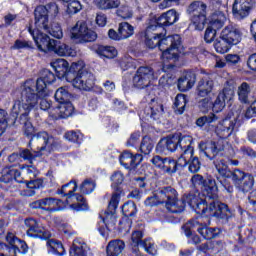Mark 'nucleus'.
Segmentation results:
<instances>
[{
    "label": "nucleus",
    "mask_w": 256,
    "mask_h": 256,
    "mask_svg": "<svg viewBox=\"0 0 256 256\" xmlns=\"http://www.w3.org/2000/svg\"><path fill=\"white\" fill-rule=\"evenodd\" d=\"M203 191L206 192V199L212 200L209 202L210 215H214L218 219H229L231 210L226 204L217 201V182L213 179L204 180Z\"/></svg>",
    "instance_id": "obj_6"
},
{
    "label": "nucleus",
    "mask_w": 256,
    "mask_h": 256,
    "mask_svg": "<svg viewBox=\"0 0 256 256\" xmlns=\"http://www.w3.org/2000/svg\"><path fill=\"white\" fill-rule=\"evenodd\" d=\"M81 9H83L81 2L77 0H70L68 2L67 13H69V15H75L76 13H79Z\"/></svg>",
    "instance_id": "obj_56"
},
{
    "label": "nucleus",
    "mask_w": 256,
    "mask_h": 256,
    "mask_svg": "<svg viewBox=\"0 0 256 256\" xmlns=\"http://www.w3.org/2000/svg\"><path fill=\"white\" fill-rule=\"evenodd\" d=\"M26 187L27 188L23 190L20 195L23 197H33V195H35V189H41V187H43V180H31L26 184Z\"/></svg>",
    "instance_id": "obj_40"
},
{
    "label": "nucleus",
    "mask_w": 256,
    "mask_h": 256,
    "mask_svg": "<svg viewBox=\"0 0 256 256\" xmlns=\"http://www.w3.org/2000/svg\"><path fill=\"white\" fill-rule=\"evenodd\" d=\"M214 165L217 173H219L221 177L224 179H229L231 177L233 179V172L229 171V168L227 167V164L223 158L217 159L214 162Z\"/></svg>",
    "instance_id": "obj_42"
},
{
    "label": "nucleus",
    "mask_w": 256,
    "mask_h": 256,
    "mask_svg": "<svg viewBox=\"0 0 256 256\" xmlns=\"http://www.w3.org/2000/svg\"><path fill=\"white\" fill-rule=\"evenodd\" d=\"M121 5L120 0H99L97 2V7L99 9L107 10V9H117Z\"/></svg>",
    "instance_id": "obj_49"
},
{
    "label": "nucleus",
    "mask_w": 256,
    "mask_h": 256,
    "mask_svg": "<svg viewBox=\"0 0 256 256\" xmlns=\"http://www.w3.org/2000/svg\"><path fill=\"white\" fill-rule=\"evenodd\" d=\"M80 191L83 193V195H90V193H93L95 191V182L90 179L84 180V182L80 186Z\"/></svg>",
    "instance_id": "obj_53"
},
{
    "label": "nucleus",
    "mask_w": 256,
    "mask_h": 256,
    "mask_svg": "<svg viewBox=\"0 0 256 256\" xmlns=\"http://www.w3.org/2000/svg\"><path fill=\"white\" fill-rule=\"evenodd\" d=\"M49 15L51 17L59 15V6L55 2L36 7L34 11L35 25L45 26V23L49 21Z\"/></svg>",
    "instance_id": "obj_14"
},
{
    "label": "nucleus",
    "mask_w": 256,
    "mask_h": 256,
    "mask_svg": "<svg viewBox=\"0 0 256 256\" xmlns=\"http://www.w3.org/2000/svg\"><path fill=\"white\" fill-rule=\"evenodd\" d=\"M215 35H217V30L213 29L211 26H208L204 34L206 43H212V41L215 39Z\"/></svg>",
    "instance_id": "obj_62"
},
{
    "label": "nucleus",
    "mask_w": 256,
    "mask_h": 256,
    "mask_svg": "<svg viewBox=\"0 0 256 256\" xmlns=\"http://www.w3.org/2000/svg\"><path fill=\"white\" fill-rule=\"evenodd\" d=\"M210 224L209 218L199 216L198 218L192 219L187 222L183 227L185 235H191V229H196L204 237V239L211 240L215 239L219 232L215 228H209L207 225Z\"/></svg>",
    "instance_id": "obj_12"
},
{
    "label": "nucleus",
    "mask_w": 256,
    "mask_h": 256,
    "mask_svg": "<svg viewBox=\"0 0 256 256\" xmlns=\"http://www.w3.org/2000/svg\"><path fill=\"white\" fill-rule=\"evenodd\" d=\"M67 81L80 91H91L95 87V75L87 70L83 61L71 64L67 73Z\"/></svg>",
    "instance_id": "obj_3"
},
{
    "label": "nucleus",
    "mask_w": 256,
    "mask_h": 256,
    "mask_svg": "<svg viewBox=\"0 0 256 256\" xmlns=\"http://www.w3.org/2000/svg\"><path fill=\"white\" fill-rule=\"evenodd\" d=\"M77 191V181L71 180L58 190L59 195L66 197L65 205H69L73 211H87L89 206L85 202V198L81 194H74Z\"/></svg>",
    "instance_id": "obj_9"
},
{
    "label": "nucleus",
    "mask_w": 256,
    "mask_h": 256,
    "mask_svg": "<svg viewBox=\"0 0 256 256\" xmlns=\"http://www.w3.org/2000/svg\"><path fill=\"white\" fill-rule=\"evenodd\" d=\"M193 155L185 154V152H182L181 156L176 160L177 167H187L189 163V159H191Z\"/></svg>",
    "instance_id": "obj_63"
},
{
    "label": "nucleus",
    "mask_w": 256,
    "mask_h": 256,
    "mask_svg": "<svg viewBox=\"0 0 256 256\" xmlns=\"http://www.w3.org/2000/svg\"><path fill=\"white\" fill-rule=\"evenodd\" d=\"M187 105V98L184 94H178L174 101L175 113L178 115H183L185 107Z\"/></svg>",
    "instance_id": "obj_46"
},
{
    "label": "nucleus",
    "mask_w": 256,
    "mask_h": 256,
    "mask_svg": "<svg viewBox=\"0 0 256 256\" xmlns=\"http://www.w3.org/2000/svg\"><path fill=\"white\" fill-rule=\"evenodd\" d=\"M220 35L222 39H225L228 43L238 45V43H241L243 32H241V29H239L237 25L229 24L221 31Z\"/></svg>",
    "instance_id": "obj_23"
},
{
    "label": "nucleus",
    "mask_w": 256,
    "mask_h": 256,
    "mask_svg": "<svg viewBox=\"0 0 256 256\" xmlns=\"http://www.w3.org/2000/svg\"><path fill=\"white\" fill-rule=\"evenodd\" d=\"M70 37L79 43H91L97 40V33L89 29L85 22H77L70 29Z\"/></svg>",
    "instance_id": "obj_13"
},
{
    "label": "nucleus",
    "mask_w": 256,
    "mask_h": 256,
    "mask_svg": "<svg viewBox=\"0 0 256 256\" xmlns=\"http://www.w3.org/2000/svg\"><path fill=\"white\" fill-rule=\"evenodd\" d=\"M177 197V190L171 186L163 187L156 195L148 197L144 205L146 207H157V205H161V203H165L166 209L173 213V211H177L175 209V201Z\"/></svg>",
    "instance_id": "obj_10"
},
{
    "label": "nucleus",
    "mask_w": 256,
    "mask_h": 256,
    "mask_svg": "<svg viewBox=\"0 0 256 256\" xmlns=\"http://www.w3.org/2000/svg\"><path fill=\"white\" fill-rule=\"evenodd\" d=\"M237 124V120L226 118L219 123L216 128V134L220 139H227L231 137L233 131H235V125Z\"/></svg>",
    "instance_id": "obj_26"
},
{
    "label": "nucleus",
    "mask_w": 256,
    "mask_h": 256,
    "mask_svg": "<svg viewBox=\"0 0 256 256\" xmlns=\"http://www.w3.org/2000/svg\"><path fill=\"white\" fill-rule=\"evenodd\" d=\"M73 104L70 102H60L56 108L53 110H50V115L52 116V119H67V117H71L73 115Z\"/></svg>",
    "instance_id": "obj_27"
},
{
    "label": "nucleus",
    "mask_w": 256,
    "mask_h": 256,
    "mask_svg": "<svg viewBox=\"0 0 256 256\" xmlns=\"http://www.w3.org/2000/svg\"><path fill=\"white\" fill-rule=\"evenodd\" d=\"M82 134L75 131H69L65 134V139L71 143H81Z\"/></svg>",
    "instance_id": "obj_59"
},
{
    "label": "nucleus",
    "mask_w": 256,
    "mask_h": 256,
    "mask_svg": "<svg viewBox=\"0 0 256 256\" xmlns=\"http://www.w3.org/2000/svg\"><path fill=\"white\" fill-rule=\"evenodd\" d=\"M26 233L28 237H33L34 239H49L51 236L49 232L45 230V226L43 224L33 218H27L25 220Z\"/></svg>",
    "instance_id": "obj_17"
},
{
    "label": "nucleus",
    "mask_w": 256,
    "mask_h": 256,
    "mask_svg": "<svg viewBox=\"0 0 256 256\" xmlns=\"http://www.w3.org/2000/svg\"><path fill=\"white\" fill-rule=\"evenodd\" d=\"M237 95L240 103H249L251 95V84L243 82L238 86Z\"/></svg>",
    "instance_id": "obj_39"
},
{
    "label": "nucleus",
    "mask_w": 256,
    "mask_h": 256,
    "mask_svg": "<svg viewBox=\"0 0 256 256\" xmlns=\"http://www.w3.org/2000/svg\"><path fill=\"white\" fill-rule=\"evenodd\" d=\"M219 117L215 114H209L207 116H202L196 120V125L198 127H204V125H211L212 123H217Z\"/></svg>",
    "instance_id": "obj_50"
},
{
    "label": "nucleus",
    "mask_w": 256,
    "mask_h": 256,
    "mask_svg": "<svg viewBox=\"0 0 256 256\" xmlns=\"http://www.w3.org/2000/svg\"><path fill=\"white\" fill-rule=\"evenodd\" d=\"M195 81H197L195 73L187 72L184 76L179 78L178 89L180 91H189V89H191L193 85H195Z\"/></svg>",
    "instance_id": "obj_33"
},
{
    "label": "nucleus",
    "mask_w": 256,
    "mask_h": 256,
    "mask_svg": "<svg viewBox=\"0 0 256 256\" xmlns=\"http://www.w3.org/2000/svg\"><path fill=\"white\" fill-rule=\"evenodd\" d=\"M125 249L123 240H112L106 247V256H119Z\"/></svg>",
    "instance_id": "obj_35"
},
{
    "label": "nucleus",
    "mask_w": 256,
    "mask_h": 256,
    "mask_svg": "<svg viewBox=\"0 0 256 256\" xmlns=\"http://www.w3.org/2000/svg\"><path fill=\"white\" fill-rule=\"evenodd\" d=\"M117 15L122 19H131V17H133V9L128 5H121L117 10Z\"/></svg>",
    "instance_id": "obj_55"
},
{
    "label": "nucleus",
    "mask_w": 256,
    "mask_h": 256,
    "mask_svg": "<svg viewBox=\"0 0 256 256\" xmlns=\"http://www.w3.org/2000/svg\"><path fill=\"white\" fill-rule=\"evenodd\" d=\"M232 181L235 187L242 193H249L255 185V178L249 173H245L239 169L233 171Z\"/></svg>",
    "instance_id": "obj_15"
},
{
    "label": "nucleus",
    "mask_w": 256,
    "mask_h": 256,
    "mask_svg": "<svg viewBox=\"0 0 256 256\" xmlns=\"http://www.w3.org/2000/svg\"><path fill=\"white\" fill-rule=\"evenodd\" d=\"M16 250L12 245L8 246L5 243H0V256H15Z\"/></svg>",
    "instance_id": "obj_57"
},
{
    "label": "nucleus",
    "mask_w": 256,
    "mask_h": 256,
    "mask_svg": "<svg viewBox=\"0 0 256 256\" xmlns=\"http://www.w3.org/2000/svg\"><path fill=\"white\" fill-rule=\"evenodd\" d=\"M155 78V71L149 66H141L138 68L134 78V87L138 89H144V87H149V84Z\"/></svg>",
    "instance_id": "obj_16"
},
{
    "label": "nucleus",
    "mask_w": 256,
    "mask_h": 256,
    "mask_svg": "<svg viewBox=\"0 0 256 256\" xmlns=\"http://www.w3.org/2000/svg\"><path fill=\"white\" fill-rule=\"evenodd\" d=\"M118 33L120 34V38L129 39V37L133 36L135 33L133 26L127 22H122L119 24Z\"/></svg>",
    "instance_id": "obj_45"
},
{
    "label": "nucleus",
    "mask_w": 256,
    "mask_h": 256,
    "mask_svg": "<svg viewBox=\"0 0 256 256\" xmlns=\"http://www.w3.org/2000/svg\"><path fill=\"white\" fill-rule=\"evenodd\" d=\"M201 170V161H199L198 157H191L188 160V171L190 173H199Z\"/></svg>",
    "instance_id": "obj_54"
},
{
    "label": "nucleus",
    "mask_w": 256,
    "mask_h": 256,
    "mask_svg": "<svg viewBox=\"0 0 256 256\" xmlns=\"http://www.w3.org/2000/svg\"><path fill=\"white\" fill-rule=\"evenodd\" d=\"M199 97H207L211 91H213V80L210 78H202L197 86Z\"/></svg>",
    "instance_id": "obj_37"
},
{
    "label": "nucleus",
    "mask_w": 256,
    "mask_h": 256,
    "mask_svg": "<svg viewBox=\"0 0 256 256\" xmlns=\"http://www.w3.org/2000/svg\"><path fill=\"white\" fill-rule=\"evenodd\" d=\"M32 141H35L37 145L41 146H37V149L31 148L32 152L27 148L19 152V157L24 159V161H29V163H33L36 157H41V151H45L46 149V151L51 152L60 144L59 139L49 136L47 132H39L37 136H33Z\"/></svg>",
    "instance_id": "obj_5"
},
{
    "label": "nucleus",
    "mask_w": 256,
    "mask_h": 256,
    "mask_svg": "<svg viewBox=\"0 0 256 256\" xmlns=\"http://www.w3.org/2000/svg\"><path fill=\"white\" fill-rule=\"evenodd\" d=\"M36 30H32V33H34L35 37H39V35H44L43 32H41V29L45 31V33H49L52 37H55V39H63V29H61V25L59 23H52L49 25V21L44 23V26L42 25H35Z\"/></svg>",
    "instance_id": "obj_21"
},
{
    "label": "nucleus",
    "mask_w": 256,
    "mask_h": 256,
    "mask_svg": "<svg viewBox=\"0 0 256 256\" xmlns=\"http://www.w3.org/2000/svg\"><path fill=\"white\" fill-rule=\"evenodd\" d=\"M177 197H179V194L176 191V198L174 201H172V205H174V209L176 211H172V213H183L185 211V207L187 203L190 205L192 209L198 214V215H206V217H215V215H211V211H209V207L205 205V201L199 197L197 194H188L184 195L181 200H179Z\"/></svg>",
    "instance_id": "obj_7"
},
{
    "label": "nucleus",
    "mask_w": 256,
    "mask_h": 256,
    "mask_svg": "<svg viewBox=\"0 0 256 256\" xmlns=\"http://www.w3.org/2000/svg\"><path fill=\"white\" fill-rule=\"evenodd\" d=\"M226 23H227V14L221 11H216L210 17L209 26L212 29L219 31L220 29H223V27H225Z\"/></svg>",
    "instance_id": "obj_30"
},
{
    "label": "nucleus",
    "mask_w": 256,
    "mask_h": 256,
    "mask_svg": "<svg viewBox=\"0 0 256 256\" xmlns=\"http://www.w3.org/2000/svg\"><path fill=\"white\" fill-rule=\"evenodd\" d=\"M56 79L55 74L51 70H44L36 81L29 79L19 89H23L24 99H30L32 103H35L36 98L33 95V91H38L40 97H49V88H47V85L55 83Z\"/></svg>",
    "instance_id": "obj_2"
},
{
    "label": "nucleus",
    "mask_w": 256,
    "mask_h": 256,
    "mask_svg": "<svg viewBox=\"0 0 256 256\" xmlns=\"http://www.w3.org/2000/svg\"><path fill=\"white\" fill-rule=\"evenodd\" d=\"M142 247L145 249L146 253H149V255H157V248L151 240H144Z\"/></svg>",
    "instance_id": "obj_60"
},
{
    "label": "nucleus",
    "mask_w": 256,
    "mask_h": 256,
    "mask_svg": "<svg viewBox=\"0 0 256 256\" xmlns=\"http://www.w3.org/2000/svg\"><path fill=\"white\" fill-rule=\"evenodd\" d=\"M178 139V147L181 148V151L185 153V155H193V146H191V143H193V138L191 136L183 135V134H176Z\"/></svg>",
    "instance_id": "obj_32"
},
{
    "label": "nucleus",
    "mask_w": 256,
    "mask_h": 256,
    "mask_svg": "<svg viewBox=\"0 0 256 256\" xmlns=\"http://www.w3.org/2000/svg\"><path fill=\"white\" fill-rule=\"evenodd\" d=\"M54 97L58 103H67L71 99V94L66 87H60L56 90Z\"/></svg>",
    "instance_id": "obj_47"
},
{
    "label": "nucleus",
    "mask_w": 256,
    "mask_h": 256,
    "mask_svg": "<svg viewBox=\"0 0 256 256\" xmlns=\"http://www.w3.org/2000/svg\"><path fill=\"white\" fill-rule=\"evenodd\" d=\"M157 29H159L157 25L152 24V22H150L149 26L146 28L145 42L149 49H155V47L159 46V33H153V31H157Z\"/></svg>",
    "instance_id": "obj_28"
},
{
    "label": "nucleus",
    "mask_w": 256,
    "mask_h": 256,
    "mask_svg": "<svg viewBox=\"0 0 256 256\" xmlns=\"http://www.w3.org/2000/svg\"><path fill=\"white\" fill-rule=\"evenodd\" d=\"M0 183H13V172L11 168H4L0 176Z\"/></svg>",
    "instance_id": "obj_58"
},
{
    "label": "nucleus",
    "mask_w": 256,
    "mask_h": 256,
    "mask_svg": "<svg viewBox=\"0 0 256 256\" xmlns=\"http://www.w3.org/2000/svg\"><path fill=\"white\" fill-rule=\"evenodd\" d=\"M121 200V194L114 192L108 204V209L104 213L103 223L106 227H113L117 223V207H119V201Z\"/></svg>",
    "instance_id": "obj_18"
},
{
    "label": "nucleus",
    "mask_w": 256,
    "mask_h": 256,
    "mask_svg": "<svg viewBox=\"0 0 256 256\" xmlns=\"http://www.w3.org/2000/svg\"><path fill=\"white\" fill-rule=\"evenodd\" d=\"M32 95L35 97V102L30 100V98L25 99L23 96V89L18 90V98L14 102L12 107L11 116L14 121L20 115V124L23 125L24 134L29 137L35 133V128L33 124L29 121V113H31L32 109H35L37 105H39L40 101V109L42 111H47V109H51V103L47 101L49 96H40L39 91L32 90Z\"/></svg>",
    "instance_id": "obj_1"
},
{
    "label": "nucleus",
    "mask_w": 256,
    "mask_h": 256,
    "mask_svg": "<svg viewBox=\"0 0 256 256\" xmlns=\"http://www.w3.org/2000/svg\"><path fill=\"white\" fill-rule=\"evenodd\" d=\"M187 13L190 15L191 26L196 31H203L207 25V4L202 1H193L187 7Z\"/></svg>",
    "instance_id": "obj_11"
},
{
    "label": "nucleus",
    "mask_w": 256,
    "mask_h": 256,
    "mask_svg": "<svg viewBox=\"0 0 256 256\" xmlns=\"http://www.w3.org/2000/svg\"><path fill=\"white\" fill-rule=\"evenodd\" d=\"M253 7V0H235L232 6V13L236 19H245Z\"/></svg>",
    "instance_id": "obj_22"
},
{
    "label": "nucleus",
    "mask_w": 256,
    "mask_h": 256,
    "mask_svg": "<svg viewBox=\"0 0 256 256\" xmlns=\"http://www.w3.org/2000/svg\"><path fill=\"white\" fill-rule=\"evenodd\" d=\"M120 164L125 169H135L139 165V161H137V156H134L131 152H123L120 155Z\"/></svg>",
    "instance_id": "obj_36"
},
{
    "label": "nucleus",
    "mask_w": 256,
    "mask_h": 256,
    "mask_svg": "<svg viewBox=\"0 0 256 256\" xmlns=\"http://www.w3.org/2000/svg\"><path fill=\"white\" fill-rule=\"evenodd\" d=\"M158 37V47L160 51H162L163 63L177 61V59H179V49L181 48V36L179 34H174L163 38V34L158 33Z\"/></svg>",
    "instance_id": "obj_8"
},
{
    "label": "nucleus",
    "mask_w": 256,
    "mask_h": 256,
    "mask_svg": "<svg viewBox=\"0 0 256 256\" xmlns=\"http://www.w3.org/2000/svg\"><path fill=\"white\" fill-rule=\"evenodd\" d=\"M51 67H53L54 71H56L58 77H66L69 73V62L63 58L56 59L51 62Z\"/></svg>",
    "instance_id": "obj_34"
},
{
    "label": "nucleus",
    "mask_w": 256,
    "mask_h": 256,
    "mask_svg": "<svg viewBox=\"0 0 256 256\" xmlns=\"http://www.w3.org/2000/svg\"><path fill=\"white\" fill-rule=\"evenodd\" d=\"M11 49H33V44L25 40H16Z\"/></svg>",
    "instance_id": "obj_61"
},
{
    "label": "nucleus",
    "mask_w": 256,
    "mask_h": 256,
    "mask_svg": "<svg viewBox=\"0 0 256 256\" xmlns=\"http://www.w3.org/2000/svg\"><path fill=\"white\" fill-rule=\"evenodd\" d=\"M179 21V14L177 10L170 9L166 13H163L158 19L151 22L152 25L157 27H169V25H175Z\"/></svg>",
    "instance_id": "obj_24"
},
{
    "label": "nucleus",
    "mask_w": 256,
    "mask_h": 256,
    "mask_svg": "<svg viewBox=\"0 0 256 256\" xmlns=\"http://www.w3.org/2000/svg\"><path fill=\"white\" fill-rule=\"evenodd\" d=\"M43 209L46 211H51L55 213V211H63V209H67V204L61 200H57L55 198H44L42 199Z\"/></svg>",
    "instance_id": "obj_29"
},
{
    "label": "nucleus",
    "mask_w": 256,
    "mask_h": 256,
    "mask_svg": "<svg viewBox=\"0 0 256 256\" xmlns=\"http://www.w3.org/2000/svg\"><path fill=\"white\" fill-rule=\"evenodd\" d=\"M96 53L101 57H106V59H114V57H117V49L113 46H99L96 49Z\"/></svg>",
    "instance_id": "obj_44"
},
{
    "label": "nucleus",
    "mask_w": 256,
    "mask_h": 256,
    "mask_svg": "<svg viewBox=\"0 0 256 256\" xmlns=\"http://www.w3.org/2000/svg\"><path fill=\"white\" fill-rule=\"evenodd\" d=\"M234 97L235 89L231 85H226L216 97L213 103V111H215L216 113L223 111L227 103H229V101H233Z\"/></svg>",
    "instance_id": "obj_19"
},
{
    "label": "nucleus",
    "mask_w": 256,
    "mask_h": 256,
    "mask_svg": "<svg viewBox=\"0 0 256 256\" xmlns=\"http://www.w3.org/2000/svg\"><path fill=\"white\" fill-rule=\"evenodd\" d=\"M47 245H49L51 249L50 251L51 253H54V255L63 256L65 254V248L63 247V244H61V242L50 240L47 242Z\"/></svg>",
    "instance_id": "obj_51"
},
{
    "label": "nucleus",
    "mask_w": 256,
    "mask_h": 256,
    "mask_svg": "<svg viewBox=\"0 0 256 256\" xmlns=\"http://www.w3.org/2000/svg\"><path fill=\"white\" fill-rule=\"evenodd\" d=\"M178 148L179 140L177 134H174L161 139L156 146V151H158V153H165V151L173 153L174 151H177Z\"/></svg>",
    "instance_id": "obj_25"
},
{
    "label": "nucleus",
    "mask_w": 256,
    "mask_h": 256,
    "mask_svg": "<svg viewBox=\"0 0 256 256\" xmlns=\"http://www.w3.org/2000/svg\"><path fill=\"white\" fill-rule=\"evenodd\" d=\"M30 35H32L39 51L43 53H48V51H53L59 57H75L77 52L71 46L59 42L57 40L51 39L47 34H40L38 37H35V32L31 27L28 28Z\"/></svg>",
    "instance_id": "obj_4"
},
{
    "label": "nucleus",
    "mask_w": 256,
    "mask_h": 256,
    "mask_svg": "<svg viewBox=\"0 0 256 256\" xmlns=\"http://www.w3.org/2000/svg\"><path fill=\"white\" fill-rule=\"evenodd\" d=\"M143 232L141 231H134L132 233V236H131V245L133 248V251H132V255L133 256H142L141 255V252L139 251V249L137 247H139V245L142 247L143 246Z\"/></svg>",
    "instance_id": "obj_41"
},
{
    "label": "nucleus",
    "mask_w": 256,
    "mask_h": 256,
    "mask_svg": "<svg viewBox=\"0 0 256 256\" xmlns=\"http://www.w3.org/2000/svg\"><path fill=\"white\" fill-rule=\"evenodd\" d=\"M232 45H233L232 43H229V41H227L225 38H223L220 34V37L218 39H216V41L214 43V48L217 53H221L223 55V54L227 53L229 51V49H231Z\"/></svg>",
    "instance_id": "obj_43"
},
{
    "label": "nucleus",
    "mask_w": 256,
    "mask_h": 256,
    "mask_svg": "<svg viewBox=\"0 0 256 256\" xmlns=\"http://www.w3.org/2000/svg\"><path fill=\"white\" fill-rule=\"evenodd\" d=\"M150 112H147L148 115H157V113H163V105L155 103V100L152 99V103L149 106Z\"/></svg>",
    "instance_id": "obj_64"
},
{
    "label": "nucleus",
    "mask_w": 256,
    "mask_h": 256,
    "mask_svg": "<svg viewBox=\"0 0 256 256\" xmlns=\"http://www.w3.org/2000/svg\"><path fill=\"white\" fill-rule=\"evenodd\" d=\"M90 254L89 246L85 242L74 241L73 247L70 250V256H89Z\"/></svg>",
    "instance_id": "obj_38"
},
{
    "label": "nucleus",
    "mask_w": 256,
    "mask_h": 256,
    "mask_svg": "<svg viewBox=\"0 0 256 256\" xmlns=\"http://www.w3.org/2000/svg\"><path fill=\"white\" fill-rule=\"evenodd\" d=\"M199 149L208 159H214L221 151L225 150V145L223 144V140L217 142H200Z\"/></svg>",
    "instance_id": "obj_20"
},
{
    "label": "nucleus",
    "mask_w": 256,
    "mask_h": 256,
    "mask_svg": "<svg viewBox=\"0 0 256 256\" xmlns=\"http://www.w3.org/2000/svg\"><path fill=\"white\" fill-rule=\"evenodd\" d=\"M6 241L7 243H9V245L14 247L16 255L18 253H22V255H25V253H27V243H25V241L23 240H19V238L15 237V234L9 232L6 236Z\"/></svg>",
    "instance_id": "obj_31"
},
{
    "label": "nucleus",
    "mask_w": 256,
    "mask_h": 256,
    "mask_svg": "<svg viewBox=\"0 0 256 256\" xmlns=\"http://www.w3.org/2000/svg\"><path fill=\"white\" fill-rule=\"evenodd\" d=\"M153 140L150 137L145 136L140 144V151L144 155H149L153 151Z\"/></svg>",
    "instance_id": "obj_52"
},
{
    "label": "nucleus",
    "mask_w": 256,
    "mask_h": 256,
    "mask_svg": "<svg viewBox=\"0 0 256 256\" xmlns=\"http://www.w3.org/2000/svg\"><path fill=\"white\" fill-rule=\"evenodd\" d=\"M122 213L125 217L137 215V205L133 201H128L122 206Z\"/></svg>",
    "instance_id": "obj_48"
}]
</instances>
